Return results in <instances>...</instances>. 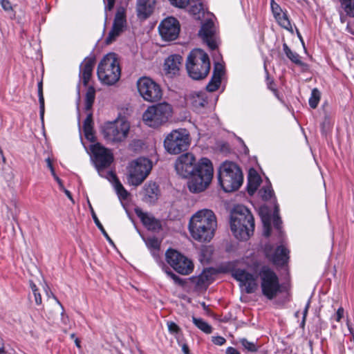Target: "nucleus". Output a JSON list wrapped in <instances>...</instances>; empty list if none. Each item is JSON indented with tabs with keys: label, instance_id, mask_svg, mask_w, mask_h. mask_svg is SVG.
Here are the masks:
<instances>
[{
	"label": "nucleus",
	"instance_id": "1",
	"mask_svg": "<svg viewBox=\"0 0 354 354\" xmlns=\"http://www.w3.org/2000/svg\"><path fill=\"white\" fill-rule=\"evenodd\" d=\"M217 227L214 213L208 209L196 212L190 218L189 230L194 239L200 242H209L214 236Z\"/></svg>",
	"mask_w": 354,
	"mask_h": 354
},
{
	"label": "nucleus",
	"instance_id": "2",
	"mask_svg": "<svg viewBox=\"0 0 354 354\" xmlns=\"http://www.w3.org/2000/svg\"><path fill=\"white\" fill-rule=\"evenodd\" d=\"M230 227L234 236L239 240H248L254 230V217L245 206L238 205L231 213Z\"/></svg>",
	"mask_w": 354,
	"mask_h": 354
},
{
	"label": "nucleus",
	"instance_id": "3",
	"mask_svg": "<svg viewBox=\"0 0 354 354\" xmlns=\"http://www.w3.org/2000/svg\"><path fill=\"white\" fill-rule=\"evenodd\" d=\"M214 169L212 162L207 158H202L196 165V170L188 182L191 192L199 193L205 190L213 178Z\"/></svg>",
	"mask_w": 354,
	"mask_h": 354
},
{
	"label": "nucleus",
	"instance_id": "4",
	"mask_svg": "<svg viewBox=\"0 0 354 354\" xmlns=\"http://www.w3.org/2000/svg\"><path fill=\"white\" fill-rule=\"evenodd\" d=\"M219 183L225 192L238 189L243 183V174L241 169L233 162L225 161L218 169Z\"/></svg>",
	"mask_w": 354,
	"mask_h": 354
},
{
	"label": "nucleus",
	"instance_id": "5",
	"mask_svg": "<svg viewBox=\"0 0 354 354\" xmlns=\"http://www.w3.org/2000/svg\"><path fill=\"white\" fill-rule=\"evenodd\" d=\"M186 68L192 79L205 78L210 69V62L207 54L198 48L192 50L187 59Z\"/></svg>",
	"mask_w": 354,
	"mask_h": 354
},
{
	"label": "nucleus",
	"instance_id": "6",
	"mask_svg": "<svg viewBox=\"0 0 354 354\" xmlns=\"http://www.w3.org/2000/svg\"><path fill=\"white\" fill-rule=\"evenodd\" d=\"M101 82L107 85L116 83L121 75L119 62L115 53H108L101 60L97 71Z\"/></svg>",
	"mask_w": 354,
	"mask_h": 354
},
{
	"label": "nucleus",
	"instance_id": "7",
	"mask_svg": "<svg viewBox=\"0 0 354 354\" xmlns=\"http://www.w3.org/2000/svg\"><path fill=\"white\" fill-rule=\"evenodd\" d=\"M173 109L167 102H161L149 106L142 115L145 124L158 128L167 123L172 117Z\"/></svg>",
	"mask_w": 354,
	"mask_h": 354
},
{
	"label": "nucleus",
	"instance_id": "8",
	"mask_svg": "<svg viewBox=\"0 0 354 354\" xmlns=\"http://www.w3.org/2000/svg\"><path fill=\"white\" fill-rule=\"evenodd\" d=\"M152 169V162L146 158H138L127 167V181L131 185L137 187L141 185L149 176Z\"/></svg>",
	"mask_w": 354,
	"mask_h": 354
},
{
	"label": "nucleus",
	"instance_id": "9",
	"mask_svg": "<svg viewBox=\"0 0 354 354\" xmlns=\"http://www.w3.org/2000/svg\"><path fill=\"white\" fill-rule=\"evenodd\" d=\"M191 143L190 135L185 129L173 130L165 138L164 147L170 154H178L186 151Z\"/></svg>",
	"mask_w": 354,
	"mask_h": 354
},
{
	"label": "nucleus",
	"instance_id": "10",
	"mask_svg": "<svg viewBox=\"0 0 354 354\" xmlns=\"http://www.w3.org/2000/svg\"><path fill=\"white\" fill-rule=\"evenodd\" d=\"M262 294L271 300L281 292L277 274L269 267L263 266L259 271Z\"/></svg>",
	"mask_w": 354,
	"mask_h": 354
},
{
	"label": "nucleus",
	"instance_id": "11",
	"mask_svg": "<svg viewBox=\"0 0 354 354\" xmlns=\"http://www.w3.org/2000/svg\"><path fill=\"white\" fill-rule=\"evenodd\" d=\"M91 151L93 153V160L98 174L106 178L107 171H104V169L109 167L113 160L112 153L100 143L92 145Z\"/></svg>",
	"mask_w": 354,
	"mask_h": 354
},
{
	"label": "nucleus",
	"instance_id": "12",
	"mask_svg": "<svg viewBox=\"0 0 354 354\" xmlns=\"http://www.w3.org/2000/svg\"><path fill=\"white\" fill-rule=\"evenodd\" d=\"M137 88L144 100L153 102L160 100L162 96L160 86L152 79L142 77L137 81Z\"/></svg>",
	"mask_w": 354,
	"mask_h": 354
},
{
	"label": "nucleus",
	"instance_id": "13",
	"mask_svg": "<svg viewBox=\"0 0 354 354\" xmlns=\"http://www.w3.org/2000/svg\"><path fill=\"white\" fill-rule=\"evenodd\" d=\"M165 257L167 262L180 274L188 275L194 270L192 261L176 250H167Z\"/></svg>",
	"mask_w": 354,
	"mask_h": 354
},
{
	"label": "nucleus",
	"instance_id": "14",
	"mask_svg": "<svg viewBox=\"0 0 354 354\" xmlns=\"http://www.w3.org/2000/svg\"><path fill=\"white\" fill-rule=\"evenodd\" d=\"M130 129L129 123L123 120H115L104 129L105 138L112 142H120L126 139Z\"/></svg>",
	"mask_w": 354,
	"mask_h": 354
},
{
	"label": "nucleus",
	"instance_id": "15",
	"mask_svg": "<svg viewBox=\"0 0 354 354\" xmlns=\"http://www.w3.org/2000/svg\"><path fill=\"white\" fill-rule=\"evenodd\" d=\"M158 30L163 40L174 41L177 39L180 32L179 22L174 17H167L159 24Z\"/></svg>",
	"mask_w": 354,
	"mask_h": 354
},
{
	"label": "nucleus",
	"instance_id": "16",
	"mask_svg": "<svg viewBox=\"0 0 354 354\" xmlns=\"http://www.w3.org/2000/svg\"><path fill=\"white\" fill-rule=\"evenodd\" d=\"M196 159L191 153L180 155L176 160L175 169L177 174L183 178H187L195 172Z\"/></svg>",
	"mask_w": 354,
	"mask_h": 354
},
{
	"label": "nucleus",
	"instance_id": "17",
	"mask_svg": "<svg viewBox=\"0 0 354 354\" xmlns=\"http://www.w3.org/2000/svg\"><path fill=\"white\" fill-rule=\"evenodd\" d=\"M199 35L211 50L217 48L219 41L216 34L214 24L212 20H207L202 25Z\"/></svg>",
	"mask_w": 354,
	"mask_h": 354
},
{
	"label": "nucleus",
	"instance_id": "18",
	"mask_svg": "<svg viewBox=\"0 0 354 354\" xmlns=\"http://www.w3.org/2000/svg\"><path fill=\"white\" fill-rule=\"evenodd\" d=\"M234 278L240 282V285L245 286L247 293H253L256 291L258 284L257 277L243 269H236L232 272Z\"/></svg>",
	"mask_w": 354,
	"mask_h": 354
},
{
	"label": "nucleus",
	"instance_id": "19",
	"mask_svg": "<svg viewBox=\"0 0 354 354\" xmlns=\"http://www.w3.org/2000/svg\"><path fill=\"white\" fill-rule=\"evenodd\" d=\"M126 26V16L123 8H119L115 16L113 27L106 39V44H111L123 31Z\"/></svg>",
	"mask_w": 354,
	"mask_h": 354
},
{
	"label": "nucleus",
	"instance_id": "20",
	"mask_svg": "<svg viewBox=\"0 0 354 354\" xmlns=\"http://www.w3.org/2000/svg\"><path fill=\"white\" fill-rule=\"evenodd\" d=\"M187 103L198 113H203L207 104L206 93L203 91H192L186 97Z\"/></svg>",
	"mask_w": 354,
	"mask_h": 354
},
{
	"label": "nucleus",
	"instance_id": "21",
	"mask_svg": "<svg viewBox=\"0 0 354 354\" xmlns=\"http://www.w3.org/2000/svg\"><path fill=\"white\" fill-rule=\"evenodd\" d=\"M266 256L273 262L279 266H283L288 259V250L283 245L277 248L272 252L270 246L267 245L265 248Z\"/></svg>",
	"mask_w": 354,
	"mask_h": 354
},
{
	"label": "nucleus",
	"instance_id": "22",
	"mask_svg": "<svg viewBox=\"0 0 354 354\" xmlns=\"http://www.w3.org/2000/svg\"><path fill=\"white\" fill-rule=\"evenodd\" d=\"M156 5V0H137L136 10L138 17L147 19L153 12Z\"/></svg>",
	"mask_w": 354,
	"mask_h": 354
},
{
	"label": "nucleus",
	"instance_id": "23",
	"mask_svg": "<svg viewBox=\"0 0 354 354\" xmlns=\"http://www.w3.org/2000/svg\"><path fill=\"white\" fill-rule=\"evenodd\" d=\"M106 178L108 179L112 183L119 199L121 201L127 200L129 196V193L123 187V185L120 182L116 175L113 171H108L106 172Z\"/></svg>",
	"mask_w": 354,
	"mask_h": 354
},
{
	"label": "nucleus",
	"instance_id": "24",
	"mask_svg": "<svg viewBox=\"0 0 354 354\" xmlns=\"http://www.w3.org/2000/svg\"><path fill=\"white\" fill-rule=\"evenodd\" d=\"M183 58L179 55H171L165 62V70L169 74L176 75L182 66Z\"/></svg>",
	"mask_w": 354,
	"mask_h": 354
},
{
	"label": "nucleus",
	"instance_id": "25",
	"mask_svg": "<svg viewBox=\"0 0 354 354\" xmlns=\"http://www.w3.org/2000/svg\"><path fill=\"white\" fill-rule=\"evenodd\" d=\"M135 212L138 217L141 220L143 225L149 230H156L160 227V223L151 214L142 212L140 209H136Z\"/></svg>",
	"mask_w": 354,
	"mask_h": 354
},
{
	"label": "nucleus",
	"instance_id": "26",
	"mask_svg": "<svg viewBox=\"0 0 354 354\" xmlns=\"http://www.w3.org/2000/svg\"><path fill=\"white\" fill-rule=\"evenodd\" d=\"M94 61L91 59H85L80 66V76L84 86H87L92 75Z\"/></svg>",
	"mask_w": 354,
	"mask_h": 354
},
{
	"label": "nucleus",
	"instance_id": "27",
	"mask_svg": "<svg viewBox=\"0 0 354 354\" xmlns=\"http://www.w3.org/2000/svg\"><path fill=\"white\" fill-rule=\"evenodd\" d=\"M261 182L260 176L254 169H250L248 174V192L250 194H253L258 189Z\"/></svg>",
	"mask_w": 354,
	"mask_h": 354
},
{
	"label": "nucleus",
	"instance_id": "28",
	"mask_svg": "<svg viewBox=\"0 0 354 354\" xmlns=\"http://www.w3.org/2000/svg\"><path fill=\"white\" fill-rule=\"evenodd\" d=\"M283 50L287 57L292 62L299 66L303 65V62L301 60L299 55L295 52L292 51L286 43L283 44Z\"/></svg>",
	"mask_w": 354,
	"mask_h": 354
},
{
	"label": "nucleus",
	"instance_id": "29",
	"mask_svg": "<svg viewBox=\"0 0 354 354\" xmlns=\"http://www.w3.org/2000/svg\"><path fill=\"white\" fill-rule=\"evenodd\" d=\"M275 20L282 28L288 30H292V27L288 16L287 11L282 12L280 15L276 17Z\"/></svg>",
	"mask_w": 354,
	"mask_h": 354
},
{
	"label": "nucleus",
	"instance_id": "30",
	"mask_svg": "<svg viewBox=\"0 0 354 354\" xmlns=\"http://www.w3.org/2000/svg\"><path fill=\"white\" fill-rule=\"evenodd\" d=\"M189 12L196 19H201L205 13L201 3H195L194 5H192L189 9Z\"/></svg>",
	"mask_w": 354,
	"mask_h": 354
},
{
	"label": "nucleus",
	"instance_id": "31",
	"mask_svg": "<svg viewBox=\"0 0 354 354\" xmlns=\"http://www.w3.org/2000/svg\"><path fill=\"white\" fill-rule=\"evenodd\" d=\"M95 90L93 86H88L85 96V108L89 110L95 100Z\"/></svg>",
	"mask_w": 354,
	"mask_h": 354
},
{
	"label": "nucleus",
	"instance_id": "32",
	"mask_svg": "<svg viewBox=\"0 0 354 354\" xmlns=\"http://www.w3.org/2000/svg\"><path fill=\"white\" fill-rule=\"evenodd\" d=\"M192 321L194 324L202 331L207 334H209L212 333V327L209 325L206 322L201 318H196L195 317H192Z\"/></svg>",
	"mask_w": 354,
	"mask_h": 354
},
{
	"label": "nucleus",
	"instance_id": "33",
	"mask_svg": "<svg viewBox=\"0 0 354 354\" xmlns=\"http://www.w3.org/2000/svg\"><path fill=\"white\" fill-rule=\"evenodd\" d=\"M239 342L242 346L249 352H257L258 351L259 346L256 343L250 342L245 338H241Z\"/></svg>",
	"mask_w": 354,
	"mask_h": 354
},
{
	"label": "nucleus",
	"instance_id": "34",
	"mask_svg": "<svg viewBox=\"0 0 354 354\" xmlns=\"http://www.w3.org/2000/svg\"><path fill=\"white\" fill-rule=\"evenodd\" d=\"M320 100V93L317 88H313L311 92L310 97L309 98V105L311 108L315 109Z\"/></svg>",
	"mask_w": 354,
	"mask_h": 354
},
{
	"label": "nucleus",
	"instance_id": "35",
	"mask_svg": "<svg viewBox=\"0 0 354 354\" xmlns=\"http://www.w3.org/2000/svg\"><path fill=\"white\" fill-rule=\"evenodd\" d=\"M221 79L212 75L210 81L206 86V89L209 92H214L217 90L221 84Z\"/></svg>",
	"mask_w": 354,
	"mask_h": 354
},
{
	"label": "nucleus",
	"instance_id": "36",
	"mask_svg": "<svg viewBox=\"0 0 354 354\" xmlns=\"http://www.w3.org/2000/svg\"><path fill=\"white\" fill-rule=\"evenodd\" d=\"M38 96L40 106V118L41 120L44 119V98L43 95L42 82L38 84Z\"/></svg>",
	"mask_w": 354,
	"mask_h": 354
},
{
	"label": "nucleus",
	"instance_id": "37",
	"mask_svg": "<svg viewBox=\"0 0 354 354\" xmlns=\"http://www.w3.org/2000/svg\"><path fill=\"white\" fill-rule=\"evenodd\" d=\"M346 14L354 17V0H340Z\"/></svg>",
	"mask_w": 354,
	"mask_h": 354
},
{
	"label": "nucleus",
	"instance_id": "38",
	"mask_svg": "<svg viewBox=\"0 0 354 354\" xmlns=\"http://www.w3.org/2000/svg\"><path fill=\"white\" fill-rule=\"evenodd\" d=\"M147 248L150 250H159L160 243L156 237H149L145 239Z\"/></svg>",
	"mask_w": 354,
	"mask_h": 354
},
{
	"label": "nucleus",
	"instance_id": "39",
	"mask_svg": "<svg viewBox=\"0 0 354 354\" xmlns=\"http://www.w3.org/2000/svg\"><path fill=\"white\" fill-rule=\"evenodd\" d=\"M262 223L263 225V234L266 237H268L270 235V218L268 215L261 216Z\"/></svg>",
	"mask_w": 354,
	"mask_h": 354
},
{
	"label": "nucleus",
	"instance_id": "40",
	"mask_svg": "<svg viewBox=\"0 0 354 354\" xmlns=\"http://www.w3.org/2000/svg\"><path fill=\"white\" fill-rule=\"evenodd\" d=\"M30 286L34 295L35 304L37 305H41L42 303L41 296L38 290V288H37L36 285L33 283L32 281H30Z\"/></svg>",
	"mask_w": 354,
	"mask_h": 354
},
{
	"label": "nucleus",
	"instance_id": "41",
	"mask_svg": "<svg viewBox=\"0 0 354 354\" xmlns=\"http://www.w3.org/2000/svg\"><path fill=\"white\" fill-rule=\"evenodd\" d=\"M270 7L274 19L276 17L280 15L282 12H283L281 6L277 3H276L274 0H270Z\"/></svg>",
	"mask_w": 354,
	"mask_h": 354
},
{
	"label": "nucleus",
	"instance_id": "42",
	"mask_svg": "<svg viewBox=\"0 0 354 354\" xmlns=\"http://www.w3.org/2000/svg\"><path fill=\"white\" fill-rule=\"evenodd\" d=\"M93 218L94 220V222L96 224V225L97 226V227L100 230V231L102 232V233L103 234V235L106 238V239L111 243H113V241L111 239V238L109 236L108 234L106 233V232L105 231L104 228L103 227V225H102V223L100 222L99 219L97 218V216L95 215V213H93Z\"/></svg>",
	"mask_w": 354,
	"mask_h": 354
},
{
	"label": "nucleus",
	"instance_id": "43",
	"mask_svg": "<svg viewBox=\"0 0 354 354\" xmlns=\"http://www.w3.org/2000/svg\"><path fill=\"white\" fill-rule=\"evenodd\" d=\"M223 75L224 66L218 62L215 63L212 75L221 79Z\"/></svg>",
	"mask_w": 354,
	"mask_h": 354
},
{
	"label": "nucleus",
	"instance_id": "44",
	"mask_svg": "<svg viewBox=\"0 0 354 354\" xmlns=\"http://www.w3.org/2000/svg\"><path fill=\"white\" fill-rule=\"evenodd\" d=\"M169 332L172 335H176L180 331V327L174 322H167Z\"/></svg>",
	"mask_w": 354,
	"mask_h": 354
},
{
	"label": "nucleus",
	"instance_id": "45",
	"mask_svg": "<svg viewBox=\"0 0 354 354\" xmlns=\"http://www.w3.org/2000/svg\"><path fill=\"white\" fill-rule=\"evenodd\" d=\"M83 129L86 138L91 142H94L95 136L93 130V127L83 128Z\"/></svg>",
	"mask_w": 354,
	"mask_h": 354
},
{
	"label": "nucleus",
	"instance_id": "46",
	"mask_svg": "<svg viewBox=\"0 0 354 354\" xmlns=\"http://www.w3.org/2000/svg\"><path fill=\"white\" fill-rule=\"evenodd\" d=\"M273 216H274V221H273L274 225L279 231V234H281V232L280 230L281 221L280 218L278 216L277 207L275 208Z\"/></svg>",
	"mask_w": 354,
	"mask_h": 354
},
{
	"label": "nucleus",
	"instance_id": "47",
	"mask_svg": "<svg viewBox=\"0 0 354 354\" xmlns=\"http://www.w3.org/2000/svg\"><path fill=\"white\" fill-rule=\"evenodd\" d=\"M145 190H146L147 194L149 196L152 197V196L151 194H156V192H157L158 188H157V186L156 185L155 183H149L146 187Z\"/></svg>",
	"mask_w": 354,
	"mask_h": 354
},
{
	"label": "nucleus",
	"instance_id": "48",
	"mask_svg": "<svg viewBox=\"0 0 354 354\" xmlns=\"http://www.w3.org/2000/svg\"><path fill=\"white\" fill-rule=\"evenodd\" d=\"M173 6L183 8H185L189 2V0H169Z\"/></svg>",
	"mask_w": 354,
	"mask_h": 354
},
{
	"label": "nucleus",
	"instance_id": "49",
	"mask_svg": "<svg viewBox=\"0 0 354 354\" xmlns=\"http://www.w3.org/2000/svg\"><path fill=\"white\" fill-rule=\"evenodd\" d=\"M167 274L176 283L179 285H183L184 283V281L182 279H180L179 277H178L176 274H175L174 272H172L170 270H166Z\"/></svg>",
	"mask_w": 354,
	"mask_h": 354
},
{
	"label": "nucleus",
	"instance_id": "50",
	"mask_svg": "<svg viewBox=\"0 0 354 354\" xmlns=\"http://www.w3.org/2000/svg\"><path fill=\"white\" fill-rule=\"evenodd\" d=\"M262 191H263V194L261 196L264 200H268V199L271 198L272 194H273V191L270 187H263L262 189Z\"/></svg>",
	"mask_w": 354,
	"mask_h": 354
},
{
	"label": "nucleus",
	"instance_id": "51",
	"mask_svg": "<svg viewBox=\"0 0 354 354\" xmlns=\"http://www.w3.org/2000/svg\"><path fill=\"white\" fill-rule=\"evenodd\" d=\"M344 309L342 307H339L336 313L331 317L332 319H334L337 322H339L342 317H344Z\"/></svg>",
	"mask_w": 354,
	"mask_h": 354
},
{
	"label": "nucleus",
	"instance_id": "52",
	"mask_svg": "<svg viewBox=\"0 0 354 354\" xmlns=\"http://www.w3.org/2000/svg\"><path fill=\"white\" fill-rule=\"evenodd\" d=\"M207 274L204 272L198 277L196 283L198 286H203L207 281Z\"/></svg>",
	"mask_w": 354,
	"mask_h": 354
},
{
	"label": "nucleus",
	"instance_id": "53",
	"mask_svg": "<svg viewBox=\"0 0 354 354\" xmlns=\"http://www.w3.org/2000/svg\"><path fill=\"white\" fill-rule=\"evenodd\" d=\"M212 342L218 346H222L225 344L226 339L221 336L212 337Z\"/></svg>",
	"mask_w": 354,
	"mask_h": 354
},
{
	"label": "nucleus",
	"instance_id": "54",
	"mask_svg": "<svg viewBox=\"0 0 354 354\" xmlns=\"http://www.w3.org/2000/svg\"><path fill=\"white\" fill-rule=\"evenodd\" d=\"M1 5L2 8L5 11H10V10H12V9L11 3L8 0H1Z\"/></svg>",
	"mask_w": 354,
	"mask_h": 354
},
{
	"label": "nucleus",
	"instance_id": "55",
	"mask_svg": "<svg viewBox=\"0 0 354 354\" xmlns=\"http://www.w3.org/2000/svg\"><path fill=\"white\" fill-rule=\"evenodd\" d=\"M92 115L91 114L88 115L86 119L84 121L83 128L91 127L92 126Z\"/></svg>",
	"mask_w": 354,
	"mask_h": 354
},
{
	"label": "nucleus",
	"instance_id": "56",
	"mask_svg": "<svg viewBox=\"0 0 354 354\" xmlns=\"http://www.w3.org/2000/svg\"><path fill=\"white\" fill-rule=\"evenodd\" d=\"M46 162L47 163V166L49 168V169L50 170V173L52 174L53 176H55L56 174H55V169H54V167L53 166V164H52V162L50 159V158H48L46 160Z\"/></svg>",
	"mask_w": 354,
	"mask_h": 354
},
{
	"label": "nucleus",
	"instance_id": "57",
	"mask_svg": "<svg viewBox=\"0 0 354 354\" xmlns=\"http://www.w3.org/2000/svg\"><path fill=\"white\" fill-rule=\"evenodd\" d=\"M226 354H241L240 352L234 347L229 346L226 348Z\"/></svg>",
	"mask_w": 354,
	"mask_h": 354
},
{
	"label": "nucleus",
	"instance_id": "58",
	"mask_svg": "<svg viewBox=\"0 0 354 354\" xmlns=\"http://www.w3.org/2000/svg\"><path fill=\"white\" fill-rule=\"evenodd\" d=\"M267 84H268V87L270 90H271L274 93L277 92V88L274 86V82L270 80L269 78L267 79Z\"/></svg>",
	"mask_w": 354,
	"mask_h": 354
},
{
	"label": "nucleus",
	"instance_id": "59",
	"mask_svg": "<svg viewBox=\"0 0 354 354\" xmlns=\"http://www.w3.org/2000/svg\"><path fill=\"white\" fill-rule=\"evenodd\" d=\"M115 0H107V4L105 6V11L111 10L114 6Z\"/></svg>",
	"mask_w": 354,
	"mask_h": 354
},
{
	"label": "nucleus",
	"instance_id": "60",
	"mask_svg": "<svg viewBox=\"0 0 354 354\" xmlns=\"http://www.w3.org/2000/svg\"><path fill=\"white\" fill-rule=\"evenodd\" d=\"M309 306H310V301H308V303L306 304V306L305 309L303 313V320H302V323H301L302 326L304 325L305 319H306V315L308 313Z\"/></svg>",
	"mask_w": 354,
	"mask_h": 354
},
{
	"label": "nucleus",
	"instance_id": "61",
	"mask_svg": "<svg viewBox=\"0 0 354 354\" xmlns=\"http://www.w3.org/2000/svg\"><path fill=\"white\" fill-rule=\"evenodd\" d=\"M53 178L57 182L59 189L61 190L64 189V187L62 180L57 175H55V176H53Z\"/></svg>",
	"mask_w": 354,
	"mask_h": 354
},
{
	"label": "nucleus",
	"instance_id": "62",
	"mask_svg": "<svg viewBox=\"0 0 354 354\" xmlns=\"http://www.w3.org/2000/svg\"><path fill=\"white\" fill-rule=\"evenodd\" d=\"M61 316H62V322L64 325H67L68 322V317L66 315H65L64 312L62 313Z\"/></svg>",
	"mask_w": 354,
	"mask_h": 354
},
{
	"label": "nucleus",
	"instance_id": "63",
	"mask_svg": "<svg viewBox=\"0 0 354 354\" xmlns=\"http://www.w3.org/2000/svg\"><path fill=\"white\" fill-rule=\"evenodd\" d=\"M62 191L65 193L66 196L72 201V203H74L75 202H74V200L72 197L71 192L65 188H64V189H62Z\"/></svg>",
	"mask_w": 354,
	"mask_h": 354
},
{
	"label": "nucleus",
	"instance_id": "64",
	"mask_svg": "<svg viewBox=\"0 0 354 354\" xmlns=\"http://www.w3.org/2000/svg\"><path fill=\"white\" fill-rule=\"evenodd\" d=\"M182 351L185 354H189V347L187 344H183L182 346Z\"/></svg>",
	"mask_w": 354,
	"mask_h": 354
}]
</instances>
